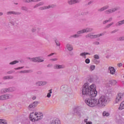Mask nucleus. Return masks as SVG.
Listing matches in <instances>:
<instances>
[{"label":"nucleus","instance_id":"f257e3e1","mask_svg":"<svg viewBox=\"0 0 124 124\" xmlns=\"http://www.w3.org/2000/svg\"><path fill=\"white\" fill-rule=\"evenodd\" d=\"M95 88V85L93 84L90 85L89 83H85L82 89L83 98L85 99V103L90 107L105 106L108 101V97L102 95L99 99L94 98L97 95V91Z\"/></svg>","mask_w":124,"mask_h":124},{"label":"nucleus","instance_id":"f03ea898","mask_svg":"<svg viewBox=\"0 0 124 124\" xmlns=\"http://www.w3.org/2000/svg\"><path fill=\"white\" fill-rule=\"evenodd\" d=\"M42 115L39 114L37 112H32L30 113V118L32 122H35V121H39L40 119H42Z\"/></svg>","mask_w":124,"mask_h":124},{"label":"nucleus","instance_id":"7ed1b4c3","mask_svg":"<svg viewBox=\"0 0 124 124\" xmlns=\"http://www.w3.org/2000/svg\"><path fill=\"white\" fill-rule=\"evenodd\" d=\"M83 33H85L84 29L78 31L77 34L71 35L69 38H78V37H80V36H81V34H83Z\"/></svg>","mask_w":124,"mask_h":124},{"label":"nucleus","instance_id":"20e7f679","mask_svg":"<svg viewBox=\"0 0 124 124\" xmlns=\"http://www.w3.org/2000/svg\"><path fill=\"white\" fill-rule=\"evenodd\" d=\"M124 93H119L116 95V97L115 99V102L118 103V102H120V101H122L123 99H124Z\"/></svg>","mask_w":124,"mask_h":124},{"label":"nucleus","instance_id":"39448f33","mask_svg":"<svg viewBox=\"0 0 124 124\" xmlns=\"http://www.w3.org/2000/svg\"><path fill=\"white\" fill-rule=\"evenodd\" d=\"M29 59L34 62H44V60L40 59V57H36L33 58H29Z\"/></svg>","mask_w":124,"mask_h":124},{"label":"nucleus","instance_id":"423d86ee","mask_svg":"<svg viewBox=\"0 0 124 124\" xmlns=\"http://www.w3.org/2000/svg\"><path fill=\"white\" fill-rule=\"evenodd\" d=\"M117 10H119V8L115 7L106 10L104 12V13L107 15L111 14L112 13H114V12H116V11H117Z\"/></svg>","mask_w":124,"mask_h":124},{"label":"nucleus","instance_id":"0eeeda50","mask_svg":"<svg viewBox=\"0 0 124 124\" xmlns=\"http://www.w3.org/2000/svg\"><path fill=\"white\" fill-rule=\"evenodd\" d=\"M38 101H35L33 103H32L31 105H30L28 107V109L30 110L31 111H32L38 105Z\"/></svg>","mask_w":124,"mask_h":124},{"label":"nucleus","instance_id":"6e6552de","mask_svg":"<svg viewBox=\"0 0 124 124\" xmlns=\"http://www.w3.org/2000/svg\"><path fill=\"white\" fill-rule=\"evenodd\" d=\"M13 96L10 94H4L0 96V100H5V99H9L12 98Z\"/></svg>","mask_w":124,"mask_h":124},{"label":"nucleus","instance_id":"1a4fd4ad","mask_svg":"<svg viewBox=\"0 0 124 124\" xmlns=\"http://www.w3.org/2000/svg\"><path fill=\"white\" fill-rule=\"evenodd\" d=\"M21 12L9 11L6 13L7 15H21Z\"/></svg>","mask_w":124,"mask_h":124},{"label":"nucleus","instance_id":"9d476101","mask_svg":"<svg viewBox=\"0 0 124 124\" xmlns=\"http://www.w3.org/2000/svg\"><path fill=\"white\" fill-rule=\"evenodd\" d=\"M80 111H81V109H80V108H79V107L76 108L74 109V112H75V114L76 115H77L78 116V117H79V118H81V113L80 112Z\"/></svg>","mask_w":124,"mask_h":124},{"label":"nucleus","instance_id":"9b49d317","mask_svg":"<svg viewBox=\"0 0 124 124\" xmlns=\"http://www.w3.org/2000/svg\"><path fill=\"white\" fill-rule=\"evenodd\" d=\"M117 84V81L114 79H112L109 81V84H106L107 87H111V86H115Z\"/></svg>","mask_w":124,"mask_h":124},{"label":"nucleus","instance_id":"f8f14e48","mask_svg":"<svg viewBox=\"0 0 124 124\" xmlns=\"http://www.w3.org/2000/svg\"><path fill=\"white\" fill-rule=\"evenodd\" d=\"M54 69H63V68H65V65L62 64V65H59V64H55L54 66Z\"/></svg>","mask_w":124,"mask_h":124},{"label":"nucleus","instance_id":"ddd939ff","mask_svg":"<svg viewBox=\"0 0 124 124\" xmlns=\"http://www.w3.org/2000/svg\"><path fill=\"white\" fill-rule=\"evenodd\" d=\"M81 1V0H70L68 1V3L69 5H72V4H75V3H79Z\"/></svg>","mask_w":124,"mask_h":124},{"label":"nucleus","instance_id":"4468645a","mask_svg":"<svg viewBox=\"0 0 124 124\" xmlns=\"http://www.w3.org/2000/svg\"><path fill=\"white\" fill-rule=\"evenodd\" d=\"M48 82L47 81H37L36 82V85L38 86H45V85H47Z\"/></svg>","mask_w":124,"mask_h":124},{"label":"nucleus","instance_id":"2eb2a0df","mask_svg":"<svg viewBox=\"0 0 124 124\" xmlns=\"http://www.w3.org/2000/svg\"><path fill=\"white\" fill-rule=\"evenodd\" d=\"M107 9H109V5H107L102 7V8L98 9L97 11L98 12H102L105 10H107Z\"/></svg>","mask_w":124,"mask_h":124},{"label":"nucleus","instance_id":"dca6fc26","mask_svg":"<svg viewBox=\"0 0 124 124\" xmlns=\"http://www.w3.org/2000/svg\"><path fill=\"white\" fill-rule=\"evenodd\" d=\"M108 70L110 71V73L112 75H114L116 73V69H115V68L113 67L109 66L108 67Z\"/></svg>","mask_w":124,"mask_h":124},{"label":"nucleus","instance_id":"f3484780","mask_svg":"<svg viewBox=\"0 0 124 124\" xmlns=\"http://www.w3.org/2000/svg\"><path fill=\"white\" fill-rule=\"evenodd\" d=\"M66 47L68 50V51H72L73 50V46H72V45L70 44H67L66 45Z\"/></svg>","mask_w":124,"mask_h":124},{"label":"nucleus","instance_id":"a211bd4d","mask_svg":"<svg viewBox=\"0 0 124 124\" xmlns=\"http://www.w3.org/2000/svg\"><path fill=\"white\" fill-rule=\"evenodd\" d=\"M50 124H61V121L59 119H56L55 120L51 121Z\"/></svg>","mask_w":124,"mask_h":124},{"label":"nucleus","instance_id":"6ab92c4d","mask_svg":"<svg viewBox=\"0 0 124 124\" xmlns=\"http://www.w3.org/2000/svg\"><path fill=\"white\" fill-rule=\"evenodd\" d=\"M86 55H89L90 56L91 55V53H90L89 52H82L80 54L79 56L80 57H82V58H84V59H86Z\"/></svg>","mask_w":124,"mask_h":124},{"label":"nucleus","instance_id":"aec40b11","mask_svg":"<svg viewBox=\"0 0 124 124\" xmlns=\"http://www.w3.org/2000/svg\"><path fill=\"white\" fill-rule=\"evenodd\" d=\"M84 32H92L93 31V29L92 28H87L86 29H84Z\"/></svg>","mask_w":124,"mask_h":124},{"label":"nucleus","instance_id":"412c9836","mask_svg":"<svg viewBox=\"0 0 124 124\" xmlns=\"http://www.w3.org/2000/svg\"><path fill=\"white\" fill-rule=\"evenodd\" d=\"M124 19L116 23L115 25L116 27H120V26H122V25H124Z\"/></svg>","mask_w":124,"mask_h":124},{"label":"nucleus","instance_id":"4be33fe9","mask_svg":"<svg viewBox=\"0 0 124 124\" xmlns=\"http://www.w3.org/2000/svg\"><path fill=\"white\" fill-rule=\"evenodd\" d=\"M14 77L12 76H7L3 77V80H9L13 79Z\"/></svg>","mask_w":124,"mask_h":124},{"label":"nucleus","instance_id":"5701e85b","mask_svg":"<svg viewBox=\"0 0 124 124\" xmlns=\"http://www.w3.org/2000/svg\"><path fill=\"white\" fill-rule=\"evenodd\" d=\"M124 109V101H123L120 105V107L118 108L119 110H123Z\"/></svg>","mask_w":124,"mask_h":124},{"label":"nucleus","instance_id":"b1692460","mask_svg":"<svg viewBox=\"0 0 124 124\" xmlns=\"http://www.w3.org/2000/svg\"><path fill=\"white\" fill-rule=\"evenodd\" d=\"M51 6L49 5L47 6H44V7H42L39 8V10H44L45 9H49V8H50Z\"/></svg>","mask_w":124,"mask_h":124},{"label":"nucleus","instance_id":"393cba45","mask_svg":"<svg viewBox=\"0 0 124 124\" xmlns=\"http://www.w3.org/2000/svg\"><path fill=\"white\" fill-rule=\"evenodd\" d=\"M36 1H37V0H23L24 2H27V3L36 2Z\"/></svg>","mask_w":124,"mask_h":124},{"label":"nucleus","instance_id":"a878e982","mask_svg":"<svg viewBox=\"0 0 124 124\" xmlns=\"http://www.w3.org/2000/svg\"><path fill=\"white\" fill-rule=\"evenodd\" d=\"M7 91V88L2 89L0 90V93H8Z\"/></svg>","mask_w":124,"mask_h":124},{"label":"nucleus","instance_id":"bb28decb","mask_svg":"<svg viewBox=\"0 0 124 124\" xmlns=\"http://www.w3.org/2000/svg\"><path fill=\"white\" fill-rule=\"evenodd\" d=\"M67 93H69V94H72L73 96H74V94L72 93V90L71 89V88H68L67 91Z\"/></svg>","mask_w":124,"mask_h":124},{"label":"nucleus","instance_id":"cd10ccee","mask_svg":"<svg viewBox=\"0 0 124 124\" xmlns=\"http://www.w3.org/2000/svg\"><path fill=\"white\" fill-rule=\"evenodd\" d=\"M18 62H19V61H17V60H15L14 61L11 62L9 63V64L10 65H13L14 64H16V63H18Z\"/></svg>","mask_w":124,"mask_h":124},{"label":"nucleus","instance_id":"c85d7f7f","mask_svg":"<svg viewBox=\"0 0 124 124\" xmlns=\"http://www.w3.org/2000/svg\"><path fill=\"white\" fill-rule=\"evenodd\" d=\"M48 93H47V94L46 95L47 97L49 98V97H51V93H52V89H50L48 90Z\"/></svg>","mask_w":124,"mask_h":124},{"label":"nucleus","instance_id":"c756f323","mask_svg":"<svg viewBox=\"0 0 124 124\" xmlns=\"http://www.w3.org/2000/svg\"><path fill=\"white\" fill-rule=\"evenodd\" d=\"M109 115H110V114H109V113L106 112V111H104V112H103V116L104 117H105V116H106V117H108V116H109Z\"/></svg>","mask_w":124,"mask_h":124},{"label":"nucleus","instance_id":"7c9ffc66","mask_svg":"<svg viewBox=\"0 0 124 124\" xmlns=\"http://www.w3.org/2000/svg\"><path fill=\"white\" fill-rule=\"evenodd\" d=\"M8 93H10V92H14V88L12 87H10L9 88H7Z\"/></svg>","mask_w":124,"mask_h":124},{"label":"nucleus","instance_id":"2f4dec72","mask_svg":"<svg viewBox=\"0 0 124 124\" xmlns=\"http://www.w3.org/2000/svg\"><path fill=\"white\" fill-rule=\"evenodd\" d=\"M0 124H7V122L4 119H0Z\"/></svg>","mask_w":124,"mask_h":124},{"label":"nucleus","instance_id":"473e14b6","mask_svg":"<svg viewBox=\"0 0 124 124\" xmlns=\"http://www.w3.org/2000/svg\"><path fill=\"white\" fill-rule=\"evenodd\" d=\"M112 25H114V22H111V23L107 25L105 29H109V28H110V27H111V26H112Z\"/></svg>","mask_w":124,"mask_h":124},{"label":"nucleus","instance_id":"72a5a7b5","mask_svg":"<svg viewBox=\"0 0 124 124\" xmlns=\"http://www.w3.org/2000/svg\"><path fill=\"white\" fill-rule=\"evenodd\" d=\"M105 33H106V31H104L103 33H101L96 35L97 38L98 37H100V36H102V35H104V34H105Z\"/></svg>","mask_w":124,"mask_h":124},{"label":"nucleus","instance_id":"f704fd0d","mask_svg":"<svg viewBox=\"0 0 124 124\" xmlns=\"http://www.w3.org/2000/svg\"><path fill=\"white\" fill-rule=\"evenodd\" d=\"M105 33H106V31H104L103 33H101L96 35L97 38L98 37H100V36H102V35H104V34H105Z\"/></svg>","mask_w":124,"mask_h":124},{"label":"nucleus","instance_id":"c9c22d12","mask_svg":"<svg viewBox=\"0 0 124 124\" xmlns=\"http://www.w3.org/2000/svg\"><path fill=\"white\" fill-rule=\"evenodd\" d=\"M95 68V65H91L90 67V71H93L94 70V69Z\"/></svg>","mask_w":124,"mask_h":124},{"label":"nucleus","instance_id":"e433bc0d","mask_svg":"<svg viewBox=\"0 0 124 124\" xmlns=\"http://www.w3.org/2000/svg\"><path fill=\"white\" fill-rule=\"evenodd\" d=\"M95 38H97L96 35H91L90 39H95Z\"/></svg>","mask_w":124,"mask_h":124},{"label":"nucleus","instance_id":"4c0bfd02","mask_svg":"<svg viewBox=\"0 0 124 124\" xmlns=\"http://www.w3.org/2000/svg\"><path fill=\"white\" fill-rule=\"evenodd\" d=\"M29 73H30L29 70H23L19 72V73H23V74Z\"/></svg>","mask_w":124,"mask_h":124},{"label":"nucleus","instance_id":"58836bf2","mask_svg":"<svg viewBox=\"0 0 124 124\" xmlns=\"http://www.w3.org/2000/svg\"><path fill=\"white\" fill-rule=\"evenodd\" d=\"M73 80H74V81L75 82V81H76V80H78V81L79 80V78H78V77H77V76L75 75L73 76Z\"/></svg>","mask_w":124,"mask_h":124},{"label":"nucleus","instance_id":"ea45409f","mask_svg":"<svg viewBox=\"0 0 124 124\" xmlns=\"http://www.w3.org/2000/svg\"><path fill=\"white\" fill-rule=\"evenodd\" d=\"M55 42L57 46H61V43H60V42H59V41H58V40H55Z\"/></svg>","mask_w":124,"mask_h":124},{"label":"nucleus","instance_id":"a19ab883","mask_svg":"<svg viewBox=\"0 0 124 124\" xmlns=\"http://www.w3.org/2000/svg\"><path fill=\"white\" fill-rule=\"evenodd\" d=\"M21 10H23L24 11H28V8L26 6H22L21 7Z\"/></svg>","mask_w":124,"mask_h":124},{"label":"nucleus","instance_id":"79ce46f5","mask_svg":"<svg viewBox=\"0 0 124 124\" xmlns=\"http://www.w3.org/2000/svg\"><path fill=\"white\" fill-rule=\"evenodd\" d=\"M118 41H123L124 40V37H120L117 39Z\"/></svg>","mask_w":124,"mask_h":124},{"label":"nucleus","instance_id":"37998d69","mask_svg":"<svg viewBox=\"0 0 124 124\" xmlns=\"http://www.w3.org/2000/svg\"><path fill=\"white\" fill-rule=\"evenodd\" d=\"M93 58L95 60H99V56H98L97 54L94 55Z\"/></svg>","mask_w":124,"mask_h":124},{"label":"nucleus","instance_id":"c03bdc74","mask_svg":"<svg viewBox=\"0 0 124 124\" xmlns=\"http://www.w3.org/2000/svg\"><path fill=\"white\" fill-rule=\"evenodd\" d=\"M93 62L95 64H98V63H99L100 62L99 61H97L96 59L94 60L93 61Z\"/></svg>","mask_w":124,"mask_h":124},{"label":"nucleus","instance_id":"a18cd8bd","mask_svg":"<svg viewBox=\"0 0 124 124\" xmlns=\"http://www.w3.org/2000/svg\"><path fill=\"white\" fill-rule=\"evenodd\" d=\"M85 62L86 63L89 64V63H90V62H91V60H90V59L89 58H88L85 60Z\"/></svg>","mask_w":124,"mask_h":124},{"label":"nucleus","instance_id":"49530a36","mask_svg":"<svg viewBox=\"0 0 124 124\" xmlns=\"http://www.w3.org/2000/svg\"><path fill=\"white\" fill-rule=\"evenodd\" d=\"M15 71L13 70H10L7 72V74H12V73H14Z\"/></svg>","mask_w":124,"mask_h":124},{"label":"nucleus","instance_id":"de8ad7c7","mask_svg":"<svg viewBox=\"0 0 124 124\" xmlns=\"http://www.w3.org/2000/svg\"><path fill=\"white\" fill-rule=\"evenodd\" d=\"M36 31V27H33L31 29L32 32H35V31Z\"/></svg>","mask_w":124,"mask_h":124},{"label":"nucleus","instance_id":"09e8293b","mask_svg":"<svg viewBox=\"0 0 124 124\" xmlns=\"http://www.w3.org/2000/svg\"><path fill=\"white\" fill-rule=\"evenodd\" d=\"M22 68H24V66H23V67H17V68H15V70H18L19 69H22Z\"/></svg>","mask_w":124,"mask_h":124},{"label":"nucleus","instance_id":"8fccbe9b","mask_svg":"<svg viewBox=\"0 0 124 124\" xmlns=\"http://www.w3.org/2000/svg\"><path fill=\"white\" fill-rule=\"evenodd\" d=\"M58 58H54V59H50V61L51 62H56V61H58Z\"/></svg>","mask_w":124,"mask_h":124},{"label":"nucleus","instance_id":"3c124183","mask_svg":"<svg viewBox=\"0 0 124 124\" xmlns=\"http://www.w3.org/2000/svg\"><path fill=\"white\" fill-rule=\"evenodd\" d=\"M119 31L118 30H115L112 31L110 32V33L113 34V33H115V32H117Z\"/></svg>","mask_w":124,"mask_h":124},{"label":"nucleus","instance_id":"603ef678","mask_svg":"<svg viewBox=\"0 0 124 124\" xmlns=\"http://www.w3.org/2000/svg\"><path fill=\"white\" fill-rule=\"evenodd\" d=\"M14 22H15V24H16V25H19V20L18 19H16V20Z\"/></svg>","mask_w":124,"mask_h":124},{"label":"nucleus","instance_id":"864d4df0","mask_svg":"<svg viewBox=\"0 0 124 124\" xmlns=\"http://www.w3.org/2000/svg\"><path fill=\"white\" fill-rule=\"evenodd\" d=\"M93 44L94 45H99V42H94Z\"/></svg>","mask_w":124,"mask_h":124},{"label":"nucleus","instance_id":"5fc2aeb1","mask_svg":"<svg viewBox=\"0 0 124 124\" xmlns=\"http://www.w3.org/2000/svg\"><path fill=\"white\" fill-rule=\"evenodd\" d=\"M117 66L118 67H121V66H123V63H119L117 64Z\"/></svg>","mask_w":124,"mask_h":124},{"label":"nucleus","instance_id":"6e6d98bb","mask_svg":"<svg viewBox=\"0 0 124 124\" xmlns=\"http://www.w3.org/2000/svg\"><path fill=\"white\" fill-rule=\"evenodd\" d=\"M91 34H88L86 35V38H91Z\"/></svg>","mask_w":124,"mask_h":124},{"label":"nucleus","instance_id":"4d7b16f0","mask_svg":"<svg viewBox=\"0 0 124 124\" xmlns=\"http://www.w3.org/2000/svg\"><path fill=\"white\" fill-rule=\"evenodd\" d=\"M38 4L39 5V6H41V5H43V4H44V2H41L38 3Z\"/></svg>","mask_w":124,"mask_h":124},{"label":"nucleus","instance_id":"13d9d810","mask_svg":"<svg viewBox=\"0 0 124 124\" xmlns=\"http://www.w3.org/2000/svg\"><path fill=\"white\" fill-rule=\"evenodd\" d=\"M108 20H106L103 22V25H105V24H106L107 23H108Z\"/></svg>","mask_w":124,"mask_h":124},{"label":"nucleus","instance_id":"bf43d9fd","mask_svg":"<svg viewBox=\"0 0 124 124\" xmlns=\"http://www.w3.org/2000/svg\"><path fill=\"white\" fill-rule=\"evenodd\" d=\"M10 24H11L12 25H13V26H14V25H15V21H10Z\"/></svg>","mask_w":124,"mask_h":124},{"label":"nucleus","instance_id":"052dcab7","mask_svg":"<svg viewBox=\"0 0 124 124\" xmlns=\"http://www.w3.org/2000/svg\"><path fill=\"white\" fill-rule=\"evenodd\" d=\"M112 20H113V18L110 17L108 19V22H111V21H112Z\"/></svg>","mask_w":124,"mask_h":124},{"label":"nucleus","instance_id":"680f3d73","mask_svg":"<svg viewBox=\"0 0 124 124\" xmlns=\"http://www.w3.org/2000/svg\"><path fill=\"white\" fill-rule=\"evenodd\" d=\"M53 55H55V53H51L50 54H49L48 55V57H51V56H53Z\"/></svg>","mask_w":124,"mask_h":124},{"label":"nucleus","instance_id":"e2e57ef3","mask_svg":"<svg viewBox=\"0 0 124 124\" xmlns=\"http://www.w3.org/2000/svg\"><path fill=\"white\" fill-rule=\"evenodd\" d=\"M84 123H86V124H87V123H89V122H88V119H84Z\"/></svg>","mask_w":124,"mask_h":124},{"label":"nucleus","instance_id":"0e129e2a","mask_svg":"<svg viewBox=\"0 0 124 124\" xmlns=\"http://www.w3.org/2000/svg\"><path fill=\"white\" fill-rule=\"evenodd\" d=\"M38 6H39V5H38V4H37L34 6V8H36V7H38Z\"/></svg>","mask_w":124,"mask_h":124},{"label":"nucleus","instance_id":"69168bd1","mask_svg":"<svg viewBox=\"0 0 124 124\" xmlns=\"http://www.w3.org/2000/svg\"><path fill=\"white\" fill-rule=\"evenodd\" d=\"M86 124H93V123L92 122H87Z\"/></svg>","mask_w":124,"mask_h":124},{"label":"nucleus","instance_id":"338daca9","mask_svg":"<svg viewBox=\"0 0 124 124\" xmlns=\"http://www.w3.org/2000/svg\"><path fill=\"white\" fill-rule=\"evenodd\" d=\"M92 3H93V1H89V2H88V5H90V4H92Z\"/></svg>","mask_w":124,"mask_h":124},{"label":"nucleus","instance_id":"774afa93","mask_svg":"<svg viewBox=\"0 0 124 124\" xmlns=\"http://www.w3.org/2000/svg\"><path fill=\"white\" fill-rule=\"evenodd\" d=\"M88 14H89V12H86L84 13V15H88Z\"/></svg>","mask_w":124,"mask_h":124}]
</instances>
